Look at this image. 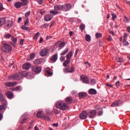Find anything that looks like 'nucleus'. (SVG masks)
Here are the masks:
<instances>
[{
  "mask_svg": "<svg viewBox=\"0 0 130 130\" xmlns=\"http://www.w3.org/2000/svg\"><path fill=\"white\" fill-rule=\"evenodd\" d=\"M69 105L70 104L65 103L62 101H59L55 104V108L61 109L62 111H65L69 109Z\"/></svg>",
  "mask_w": 130,
  "mask_h": 130,
  "instance_id": "nucleus-1",
  "label": "nucleus"
},
{
  "mask_svg": "<svg viewBox=\"0 0 130 130\" xmlns=\"http://www.w3.org/2000/svg\"><path fill=\"white\" fill-rule=\"evenodd\" d=\"M26 76V72H22V73L20 72L19 73H16L14 75H10L9 77V79H13L15 80H19L22 79V78L25 77Z\"/></svg>",
  "mask_w": 130,
  "mask_h": 130,
  "instance_id": "nucleus-2",
  "label": "nucleus"
},
{
  "mask_svg": "<svg viewBox=\"0 0 130 130\" xmlns=\"http://www.w3.org/2000/svg\"><path fill=\"white\" fill-rule=\"evenodd\" d=\"M12 50V47L8 44H3V47L2 48V51L7 53H10Z\"/></svg>",
  "mask_w": 130,
  "mask_h": 130,
  "instance_id": "nucleus-3",
  "label": "nucleus"
},
{
  "mask_svg": "<svg viewBox=\"0 0 130 130\" xmlns=\"http://www.w3.org/2000/svg\"><path fill=\"white\" fill-rule=\"evenodd\" d=\"M86 113H87V115H88V118L90 119L95 118L97 114L95 110H91L88 112H86Z\"/></svg>",
  "mask_w": 130,
  "mask_h": 130,
  "instance_id": "nucleus-4",
  "label": "nucleus"
},
{
  "mask_svg": "<svg viewBox=\"0 0 130 130\" xmlns=\"http://www.w3.org/2000/svg\"><path fill=\"white\" fill-rule=\"evenodd\" d=\"M31 70L34 73L36 74H39L41 72V68L40 66H34L31 67Z\"/></svg>",
  "mask_w": 130,
  "mask_h": 130,
  "instance_id": "nucleus-5",
  "label": "nucleus"
},
{
  "mask_svg": "<svg viewBox=\"0 0 130 130\" xmlns=\"http://www.w3.org/2000/svg\"><path fill=\"white\" fill-rule=\"evenodd\" d=\"M62 10L65 12H67L72 9V5L70 4L61 5Z\"/></svg>",
  "mask_w": 130,
  "mask_h": 130,
  "instance_id": "nucleus-6",
  "label": "nucleus"
},
{
  "mask_svg": "<svg viewBox=\"0 0 130 130\" xmlns=\"http://www.w3.org/2000/svg\"><path fill=\"white\" fill-rule=\"evenodd\" d=\"M53 16L51 14H46L44 17V20L46 22L50 21L53 19Z\"/></svg>",
  "mask_w": 130,
  "mask_h": 130,
  "instance_id": "nucleus-7",
  "label": "nucleus"
},
{
  "mask_svg": "<svg viewBox=\"0 0 130 130\" xmlns=\"http://www.w3.org/2000/svg\"><path fill=\"white\" fill-rule=\"evenodd\" d=\"M74 71H75L74 68L72 67V66H71V68L70 70L69 68H64L63 69L64 73H74Z\"/></svg>",
  "mask_w": 130,
  "mask_h": 130,
  "instance_id": "nucleus-8",
  "label": "nucleus"
},
{
  "mask_svg": "<svg viewBox=\"0 0 130 130\" xmlns=\"http://www.w3.org/2000/svg\"><path fill=\"white\" fill-rule=\"evenodd\" d=\"M87 116H88L87 113L86 111H84L79 115V118L81 119H86L87 118Z\"/></svg>",
  "mask_w": 130,
  "mask_h": 130,
  "instance_id": "nucleus-9",
  "label": "nucleus"
},
{
  "mask_svg": "<svg viewBox=\"0 0 130 130\" xmlns=\"http://www.w3.org/2000/svg\"><path fill=\"white\" fill-rule=\"evenodd\" d=\"M48 52V51L47 48L43 49L40 50V56L42 57L46 56Z\"/></svg>",
  "mask_w": 130,
  "mask_h": 130,
  "instance_id": "nucleus-10",
  "label": "nucleus"
},
{
  "mask_svg": "<svg viewBox=\"0 0 130 130\" xmlns=\"http://www.w3.org/2000/svg\"><path fill=\"white\" fill-rule=\"evenodd\" d=\"M5 85L7 87H10L17 85V83L16 82H5Z\"/></svg>",
  "mask_w": 130,
  "mask_h": 130,
  "instance_id": "nucleus-11",
  "label": "nucleus"
},
{
  "mask_svg": "<svg viewBox=\"0 0 130 130\" xmlns=\"http://www.w3.org/2000/svg\"><path fill=\"white\" fill-rule=\"evenodd\" d=\"M81 81L83 82V83L85 84H89V79L86 76H81Z\"/></svg>",
  "mask_w": 130,
  "mask_h": 130,
  "instance_id": "nucleus-12",
  "label": "nucleus"
},
{
  "mask_svg": "<svg viewBox=\"0 0 130 130\" xmlns=\"http://www.w3.org/2000/svg\"><path fill=\"white\" fill-rule=\"evenodd\" d=\"M26 5L27 4H23V3H21L20 2H17V3H15V7H16V9H19L21 7L26 6Z\"/></svg>",
  "mask_w": 130,
  "mask_h": 130,
  "instance_id": "nucleus-13",
  "label": "nucleus"
},
{
  "mask_svg": "<svg viewBox=\"0 0 130 130\" xmlns=\"http://www.w3.org/2000/svg\"><path fill=\"white\" fill-rule=\"evenodd\" d=\"M58 46L60 48L59 50H61V48H63L65 46V43L64 42H61V43L59 44V43H56L55 44H54V47L55 46Z\"/></svg>",
  "mask_w": 130,
  "mask_h": 130,
  "instance_id": "nucleus-14",
  "label": "nucleus"
},
{
  "mask_svg": "<svg viewBox=\"0 0 130 130\" xmlns=\"http://www.w3.org/2000/svg\"><path fill=\"white\" fill-rule=\"evenodd\" d=\"M66 104H68V105H70L72 103V99L71 96H68L65 99V102H64Z\"/></svg>",
  "mask_w": 130,
  "mask_h": 130,
  "instance_id": "nucleus-15",
  "label": "nucleus"
},
{
  "mask_svg": "<svg viewBox=\"0 0 130 130\" xmlns=\"http://www.w3.org/2000/svg\"><path fill=\"white\" fill-rule=\"evenodd\" d=\"M7 108V102L5 103L2 102V105H0V111L5 110Z\"/></svg>",
  "mask_w": 130,
  "mask_h": 130,
  "instance_id": "nucleus-16",
  "label": "nucleus"
},
{
  "mask_svg": "<svg viewBox=\"0 0 130 130\" xmlns=\"http://www.w3.org/2000/svg\"><path fill=\"white\" fill-rule=\"evenodd\" d=\"M6 95L9 99H11L14 97V94H13V93L10 91H7V92H6Z\"/></svg>",
  "mask_w": 130,
  "mask_h": 130,
  "instance_id": "nucleus-17",
  "label": "nucleus"
},
{
  "mask_svg": "<svg viewBox=\"0 0 130 130\" xmlns=\"http://www.w3.org/2000/svg\"><path fill=\"white\" fill-rule=\"evenodd\" d=\"M86 95V93L85 92H81L78 93V96L80 99L85 98Z\"/></svg>",
  "mask_w": 130,
  "mask_h": 130,
  "instance_id": "nucleus-18",
  "label": "nucleus"
},
{
  "mask_svg": "<svg viewBox=\"0 0 130 130\" xmlns=\"http://www.w3.org/2000/svg\"><path fill=\"white\" fill-rule=\"evenodd\" d=\"M30 68V64L29 63H26L22 65V69L28 70Z\"/></svg>",
  "mask_w": 130,
  "mask_h": 130,
  "instance_id": "nucleus-19",
  "label": "nucleus"
},
{
  "mask_svg": "<svg viewBox=\"0 0 130 130\" xmlns=\"http://www.w3.org/2000/svg\"><path fill=\"white\" fill-rule=\"evenodd\" d=\"M13 42H11L10 44L14 47H16V44L17 43V38H12L11 39Z\"/></svg>",
  "mask_w": 130,
  "mask_h": 130,
  "instance_id": "nucleus-20",
  "label": "nucleus"
},
{
  "mask_svg": "<svg viewBox=\"0 0 130 130\" xmlns=\"http://www.w3.org/2000/svg\"><path fill=\"white\" fill-rule=\"evenodd\" d=\"M45 116L46 115H43V113L42 111H38V113H37V117L39 118H42V117Z\"/></svg>",
  "mask_w": 130,
  "mask_h": 130,
  "instance_id": "nucleus-21",
  "label": "nucleus"
},
{
  "mask_svg": "<svg viewBox=\"0 0 130 130\" xmlns=\"http://www.w3.org/2000/svg\"><path fill=\"white\" fill-rule=\"evenodd\" d=\"M120 101H117L111 104V107H116L120 106Z\"/></svg>",
  "mask_w": 130,
  "mask_h": 130,
  "instance_id": "nucleus-22",
  "label": "nucleus"
},
{
  "mask_svg": "<svg viewBox=\"0 0 130 130\" xmlns=\"http://www.w3.org/2000/svg\"><path fill=\"white\" fill-rule=\"evenodd\" d=\"M50 59L52 61H56V60H57V54H54V55H53L52 57H51Z\"/></svg>",
  "mask_w": 130,
  "mask_h": 130,
  "instance_id": "nucleus-23",
  "label": "nucleus"
},
{
  "mask_svg": "<svg viewBox=\"0 0 130 130\" xmlns=\"http://www.w3.org/2000/svg\"><path fill=\"white\" fill-rule=\"evenodd\" d=\"M72 51L69 52L68 54L66 55V59H67V60H71V58H72Z\"/></svg>",
  "mask_w": 130,
  "mask_h": 130,
  "instance_id": "nucleus-24",
  "label": "nucleus"
},
{
  "mask_svg": "<svg viewBox=\"0 0 130 130\" xmlns=\"http://www.w3.org/2000/svg\"><path fill=\"white\" fill-rule=\"evenodd\" d=\"M54 8V10L55 11H59L62 9V6L61 5H55Z\"/></svg>",
  "mask_w": 130,
  "mask_h": 130,
  "instance_id": "nucleus-25",
  "label": "nucleus"
},
{
  "mask_svg": "<svg viewBox=\"0 0 130 130\" xmlns=\"http://www.w3.org/2000/svg\"><path fill=\"white\" fill-rule=\"evenodd\" d=\"M96 93V91L95 89L93 88H91L89 89V94H92V95H95Z\"/></svg>",
  "mask_w": 130,
  "mask_h": 130,
  "instance_id": "nucleus-26",
  "label": "nucleus"
},
{
  "mask_svg": "<svg viewBox=\"0 0 130 130\" xmlns=\"http://www.w3.org/2000/svg\"><path fill=\"white\" fill-rule=\"evenodd\" d=\"M6 20L4 18H0V27L3 26V25H4V23H5Z\"/></svg>",
  "mask_w": 130,
  "mask_h": 130,
  "instance_id": "nucleus-27",
  "label": "nucleus"
},
{
  "mask_svg": "<svg viewBox=\"0 0 130 130\" xmlns=\"http://www.w3.org/2000/svg\"><path fill=\"white\" fill-rule=\"evenodd\" d=\"M70 62H71V59H66V60H65L62 64L63 66L64 67H67Z\"/></svg>",
  "mask_w": 130,
  "mask_h": 130,
  "instance_id": "nucleus-28",
  "label": "nucleus"
},
{
  "mask_svg": "<svg viewBox=\"0 0 130 130\" xmlns=\"http://www.w3.org/2000/svg\"><path fill=\"white\" fill-rule=\"evenodd\" d=\"M116 61H117V62L123 63L124 61V60L123 58L120 57V58H116Z\"/></svg>",
  "mask_w": 130,
  "mask_h": 130,
  "instance_id": "nucleus-29",
  "label": "nucleus"
},
{
  "mask_svg": "<svg viewBox=\"0 0 130 130\" xmlns=\"http://www.w3.org/2000/svg\"><path fill=\"white\" fill-rule=\"evenodd\" d=\"M69 52V48H66L63 52H61V56H63Z\"/></svg>",
  "mask_w": 130,
  "mask_h": 130,
  "instance_id": "nucleus-30",
  "label": "nucleus"
},
{
  "mask_svg": "<svg viewBox=\"0 0 130 130\" xmlns=\"http://www.w3.org/2000/svg\"><path fill=\"white\" fill-rule=\"evenodd\" d=\"M103 36V35L101 34L100 32H97L95 34V38L96 39H99V38H102Z\"/></svg>",
  "mask_w": 130,
  "mask_h": 130,
  "instance_id": "nucleus-31",
  "label": "nucleus"
},
{
  "mask_svg": "<svg viewBox=\"0 0 130 130\" xmlns=\"http://www.w3.org/2000/svg\"><path fill=\"white\" fill-rule=\"evenodd\" d=\"M4 96H3V95L2 94H0V101H2V103L3 102V103H5L6 101H4Z\"/></svg>",
  "mask_w": 130,
  "mask_h": 130,
  "instance_id": "nucleus-32",
  "label": "nucleus"
},
{
  "mask_svg": "<svg viewBox=\"0 0 130 130\" xmlns=\"http://www.w3.org/2000/svg\"><path fill=\"white\" fill-rule=\"evenodd\" d=\"M91 40V37L89 35H86L85 36V41L87 42H90V40Z\"/></svg>",
  "mask_w": 130,
  "mask_h": 130,
  "instance_id": "nucleus-33",
  "label": "nucleus"
},
{
  "mask_svg": "<svg viewBox=\"0 0 130 130\" xmlns=\"http://www.w3.org/2000/svg\"><path fill=\"white\" fill-rule=\"evenodd\" d=\"M27 25H22V30H24L25 31H28L29 30V27H26Z\"/></svg>",
  "mask_w": 130,
  "mask_h": 130,
  "instance_id": "nucleus-34",
  "label": "nucleus"
},
{
  "mask_svg": "<svg viewBox=\"0 0 130 130\" xmlns=\"http://www.w3.org/2000/svg\"><path fill=\"white\" fill-rule=\"evenodd\" d=\"M128 43L127 41L125 39H124L123 40V46H128Z\"/></svg>",
  "mask_w": 130,
  "mask_h": 130,
  "instance_id": "nucleus-35",
  "label": "nucleus"
},
{
  "mask_svg": "<svg viewBox=\"0 0 130 130\" xmlns=\"http://www.w3.org/2000/svg\"><path fill=\"white\" fill-rule=\"evenodd\" d=\"M40 36V32H38L34 35V40H36L38 39V37Z\"/></svg>",
  "mask_w": 130,
  "mask_h": 130,
  "instance_id": "nucleus-36",
  "label": "nucleus"
},
{
  "mask_svg": "<svg viewBox=\"0 0 130 130\" xmlns=\"http://www.w3.org/2000/svg\"><path fill=\"white\" fill-rule=\"evenodd\" d=\"M86 26H85V24H80V26H79V28H80V29L81 30V31H83L85 29V27Z\"/></svg>",
  "mask_w": 130,
  "mask_h": 130,
  "instance_id": "nucleus-37",
  "label": "nucleus"
},
{
  "mask_svg": "<svg viewBox=\"0 0 130 130\" xmlns=\"http://www.w3.org/2000/svg\"><path fill=\"white\" fill-rule=\"evenodd\" d=\"M20 3L21 4H27L28 3V0H21V2H17Z\"/></svg>",
  "mask_w": 130,
  "mask_h": 130,
  "instance_id": "nucleus-38",
  "label": "nucleus"
},
{
  "mask_svg": "<svg viewBox=\"0 0 130 130\" xmlns=\"http://www.w3.org/2000/svg\"><path fill=\"white\" fill-rule=\"evenodd\" d=\"M26 121V119L25 118H21V119H20V123L22 124L25 123Z\"/></svg>",
  "mask_w": 130,
  "mask_h": 130,
  "instance_id": "nucleus-39",
  "label": "nucleus"
},
{
  "mask_svg": "<svg viewBox=\"0 0 130 130\" xmlns=\"http://www.w3.org/2000/svg\"><path fill=\"white\" fill-rule=\"evenodd\" d=\"M12 38L13 37L12 36H11V35H10V34H6L5 35V38L6 39H9L10 38Z\"/></svg>",
  "mask_w": 130,
  "mask_h": 130,
  "instance_id": "nucleus-40",
  "label": "nucleus"
},
{
  "mask_svg": "<svg viewBox=\"0 0 130 130\" xmlns=\"http://www.w3.org/2000/svg\"><path fill=\"white\" fill-rule=\"evenodd\" d=\"M50 14H52L54 16H55L58 14V12L55 11H50Z\"/></svg>",
  "mask_w": 130,
  "mask_h": 130,
  "instance_id": "nucleus-41",
  "label": "nucleus"
},
{
  "mask_svg": "<svg viewBox=\"0 0 130 130\" xmlns=\"http://www.w3.org/2000/svg\"><path fill=\"white\" fill-rule=\"evenodd\" d=\"M42 118H44L48 121H51L50 118L47 115L43 116Z\"/></svg>",
  "mask_w": 130,
  "mask_h": 130,
  "instance_id": "nucleus-42",
  "label": "nucleus"
},
{
  "mask_svg": "<svg viewBox=\"0 0 130 130\" xmlns=\"http://www.w3.org/2000/svg\"><path fill=\"white\" fill-rule=\"evenodd\" d=\"M47 77H51L52 75H53V73L52 72H50L49 71H47Z\"/></svg>",
  "mask_w": 130,
  "mask_h": 130,
  "instance_id": "nucleus-43",
  "label": "nucleus"
},
{
  "mask_svg": "<svg viewBox=\"0 0 130 130\" xmlns=\"http://www.w3.org/2000/svg\"><path fill=\"white\" fill-rule=\"evenodd\" d=\"M29 24V19L27 18V19L24 21V24L23 26H27Z\"/></svg>",
  "mask_w": 130,
  "mask_h": 130,
  "instance_id": "nucleus-44",
  "label": "nucleus"
},
{
  "mask_svg": "<svg viewBox=\"0 0 130 130\" xmlns=\"http://www.w3.org/2000/svg\"><path fill=\"white\" fill-rule=\"evenodd\" d=\"M37 2L38 4H39V5H43L44 3V1H43V0H38L37 1Z\"/></svg>",
  "mask_w": 130,
  "mask_h": 130,
  "instance_id": "nucleus-45",
  "label": "nucleus"
},
{
  "mask_svg": "<svg viewBox=\"0 0 130 130\" xmlns=\"http://www.w3.org/2000/svg\"><path fill=\"white\" fill-rule=\"evenodd\" d=\"M53 111H54V113L55 114H58L59 113V111H58L57 109H56V108L54 107Z\"/></svg>",
  "mask_w": 130,
  "mask_h": 130,
  "instance_id": "nucleus-46",
  "label": "nucleus"
},
{
  "mask_svg": "<svg viewBox=\"0 0 130 130\" xmlns=\"http://www.w3.org/2000/svg\"><path fill=\"white\" fill-rule=\"evenodd\" d=\"M96 84L95 80V79H92L91 80V84L92 85H94Z\"/></svg>",
  "mask_w": 130,
  "mask_h": 130,
  "instance_id": "nucleus-47",
  "label": "nucleus"
},
{
  "mask_svg": "<svg viewBox=\"0 0 130 130\" xmlns=\"http://www.w3.org/2000/svg\"><path fill=\"white\" fill-rule=\"evenodd\" d=\"M111 16H112V20L114 21V20H115L116 19V18H117V16H116V15L115 14H111Z\"/></svg>",
  "mask_w": 130,
  "mask_h": 130,
  "instance_id": "nucleus-48",
  "label": "nucleus"
},
{
  "mask_svg": "<svg viewBox=\"0 0 130 130\" xmlns=\"http://www.w3.org/2000/svg\"><path fill=\"white\" fill-rule=\"evenodd\" d=\"M34 56H35V54L34 53L32 54H30V55H29V59L32 60L34 58Z\"/></svg>",
  "mask_w": 130,
  "mask_h": 130,
  "instance_id": "nucleus-49",
  "label": "nucleus"
},
{
  "mask_svg": "<svg viewBox=\"0 0 130 130\" xmlns=\"http://www.w3.org/2000/svg\"><path fill=\"white\" fill-rule=\"evenodd\" d=\"M13 88L16 89V91H20V90L21 89V86H17L16 87H14Z\"/></svg>",
  "mask_w": 130,
  "mask_h": 130,
  "instance_id": "nucleus-50",
  "label": "nucleus"
},
{
  "mask_svg": "<svg viewBox=\"0 0 130 130\" xmlns=\"http://www.w3.org/2000/svg\"><path fill=\"white\" fill-rule=\"evenodd\" d=\"M30 11L27 12L25 14V17L27 18L29 16H30Z\"/></svg>",
  "mask_w": 130,
  "mask_h": 130,
  "instance_id": "nucleus-51",
  "label": "nucleus"
},
{
  "mask_svg": "<svg viewBox=\"0 0 130 130\" xmlns=\"http://www.w3.org/2000/svg\"><path fill=\"white\" fill-rule=\"evenodd\" d=\"M3 10H4V8L3 6V4L0 3V11H3Z\"/></svg>",
  "mask_w": 130,
  "mask_h": 130,
  "instance_id": "nucleus-52",
  "label": "nucleus"
},
{
  "mask_svg": "<svg viewBox=\"0 0 130 130\" xmlns=\"http://www.w3.org/2000/svg\"><path fill=\"white\" fill-rule=\"evenodd\" d=\"M95 109L97 110H102V108L99 106H95Z\"/></svg>",
  "mask_w": 130,
  "mask_h": 130,
  "instance_id": "nucleus-53",
  "label": "nucleus"
},
{
  "mask_svg": "<svg viewBox=\"0 0 130 130\" xmlns=\"http://www.w3.org/2000/svg\"><path fill=\"white\" fill-rule=\"evenodd\" d=\"M123 21L125 23H127L128 22L127 17H126L125 16H124V18H123Z\"/></svg>",
  "mask_w": 130,
  "mask_h": 130,
  "instance_id": "nucleus-54",
  "label": "nucleus"
},
{
  "mask_svg": "<svg viewBox=\"0 0 130 130\" xmlns=\"http://www.w3.org/2000/svg\"><path fill=\"white\" fill-rule=\"evenodd\" d=\"M65 60V57L64 56H61V57H60V61H61V62L64 61Z\"/></svg>",
  "mask_w": 130,
  "mask_h": 130,
  "instance_id": "nucleus-55",
  "label": "nucleus"
},
{
  "mask_svg": "<svg viewBox=\"0 0 130 130\" xmlns=\"http://www.w3.org/2000/svg\"><path fill=\"white\" fill-rule=\"evenodd\" d=\"M48 26H49L48 24H45L41 25L42 27H45V28H47Z\"/></svg>",
  "mask_w": 130,
  "mask_h": 130,
  "instance_id": "nucleus-56",
  "label": "nucleus"
},
{
  "mask_svg": "<svg viewBox=\"0 0 130 130\" xmlns=\"http://www.w3.org/2000/svg\"><path fill=\"white\" fill-rule=\"evenodd\" d=\"M24 41V39H21V40H20V45H23V43Z\"/></svg>",
  "mask_w": 130,
  "mask_h": 130,
  "instance_id": "nucleus-57",
  "label": "nucleus"
},
{
  "mask_svg": "<svg viewBox=\"0 0 130 130\" xmlns=\"http://www.w3.org/2000/svg\"><path fill=\"white\" fill-rule=\"evenodd\" d=\"M120 86V82L119 81H117V82H116V86L117 87H119Z\"/></svg>",
  "mask_w": 130,
  "mask_h": 130,
  "instance_id": "nucleus-58",
  "label": "nucleus"
},
{
  "mask_svg": "<svg viewBox=\"0 0 130 130\" xmlns=\"http://www.w3.org/2000/svg\"><path fill=\"white\" fill-rule=\"evenodd\" d=\"M103 115V111H100L99 112H98V115H99V116H101Z\"/></svg>",
  "mask_w": 130,
  "mask_h": 130,
  "instance_id": "nucleus-59",
  "label": "nucleus"
},
{
  "mask_svg": "<svg viewBox=\"0 0 130 130\" xmlns=\"http://www.w3.org/2000/svg\"><path fill=\"white\" fill-rule=\"evenodd\" d=\"M108 41H112V38L111 36H109V37L108 38Z\"/></svg>",
  "mask_w": 130,
  "mask_h": 130,
  "instance_id": "nucleus-60",
  "label": "nucleus"
},
{
  "mask_svg": "<svg viewBox=\"0 0 130 130\" xmlns=\"http://www.w3.org/2000/svg\"><path fill=\"white\" fill-rule=\"evenodd\" d=\"M45 13V11L44 10H40V14L41 15H43Z\"/></svg>",
  "mask_w": 130,
  "mask_h": 130,
  "instance_id": "nucleus-61",
  "label": "nucleus"
},
{
  "mask_svg": "<svg viewBox=\"0 0 130 130\" xmlns=\"http://www.w3.org/2000/svg\"><path fill=\"white\" fill-rule=\"evenodd\" d=\"M43 42V38H40L39 43H42Z\"/></svg>",
  "mask_w": 130,
  "mask_h": 130,
  "instance_id": "nucleus-62",
  "label": "nucleus"
},
{
  "mask_svg": "<svg viewBox=\"0 0 130 130\" xmlns=\"http://www.w3.org/2000/svg\"><path fill=\"white\" fill-rule=\"evenodd\" d=\"M22 21V18L19 17L18 18V20L17 21L18 23H20Z\"/></svg>",
  "mask_w": 130,
  "mask_h": 130,
  "instance_id": "nucleus-63",
  "label": "nucleus"
},
{
  "mask_svg": "<svg viewBox=\"0 0 130 130\" xmlns=\"http://www.w3.org/2000/svg\"><path fill=\"white\" fill-rule=\"evenodd\" d=\"M127 31L130 32V26L127 27Z\"/></svg>",
  "mask_w": 130,
  "mask_h": 130,
  "instance_id": "nucleus-64",
  "label": "nucleus"
}]
</instances>
